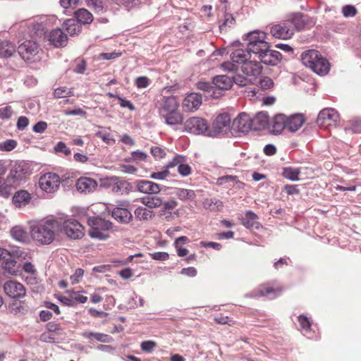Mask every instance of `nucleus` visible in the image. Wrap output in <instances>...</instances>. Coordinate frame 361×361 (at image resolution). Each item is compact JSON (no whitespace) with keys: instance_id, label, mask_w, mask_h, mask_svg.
Here are the masks:
<instances>
[{"instance_id":"nucleus-1","label":"nucleus","mask_w":361,"mask_h":361,"mask_svg":"<svg viewBox=\"0 0 361 361\" xmlns=\"http://www.w3.org/2000/svg\"><path fill=\"white\" fill-rule=\"evenodd\" d=\"M5 164L0 161V197H8L13 189L25 182L27 168L25 164L16 162L11 167L6 179L3 176L6 172Z\"/></svg>"},{"instance_id":"nucleus-2","label":"nucleus","mask_w":361,"mask_h":361,"mask_svg":"<svg viewBox=\"0 0 361 361\" xmlns=\"http://www.w3.org/2000/svg\"><path fill=\"white\" fill-rule=\"evenodd\" d=\"M60 221L54 219H42L30 226V235L34 241L42 245L51 244L61 234Z\"/></svg>"},{"instance_id":"nucleus-3","label":"nucleus","mask_w":361,"mask_h":361,"mask_svg":"<svg viewBox=\"0 0 361 361\" xmlns=\"http://www.w3.org/2000/svg\"><path fill=\"white\" fill-rule=\"evenodd\" d=\"M180 103L176 96H164L157 101V108L161 118L170 126H177L183 122V116L179 111Z\"/></svg>"},{"instance_id":"nucleus-4","label":"nucleus","mask_w":361,"mask_h":361,"mask_svg":"<svg viewBox=\"0 0 361 361\" xmlns=\"http://www.w3.org/2000/svg\"><path fill=\"white\" fill-rule=\"evenodd\" d=\"M302 64L320 75H326L330 70V63L317 50L310 49L301 55Z\"/></svg>"},{"instance_id":"nucleus-5","label":"nucleus","mask_w":361,"mask_h":361,"mask_svg":"<svg viewBox=\"0 0 361 361\" xmlns=\"http://www.w3.org/2000/svg\"><path fill=\"white\" fill-rule=\"evenodd\" d=\"M266 38L267 34L264 32L257 30L249 32L243 37L245 40L247 41V52L250 55L253 54L259 57L260 54L266 51L269 47Z\"/></svg>"},{"instance_id":"nucleus-6","label":"nucleus","mask_w":361,"mask_h":361,"mask_svg":"<svg viewBox=\"0 0 361 361\" xmlns=\"http://www.w3.org/2000/svg\"><path fill=\"white\" fill-rule=\"evenodd\" d=\"M90 226L89 235L92 238L106 240L109 238L107 231L111 229L113 224L99 216H92L87 219Z\"/></svg>"},{"instance_id":"nucleus-7","label":"nucleus","mask_w":361,"mask_h":361,"mask_svg":"<svg viewBox=\"0 0 361 361\" xmlns=\"http://www.w3.org/2000/svg\"><path fill=\"white\" fill-rule=\"evenodd\" d=\"M21 58L29 63H35L41 59V49L34 40H25L18 48Z\"/></svg>"},{"instance_id":"nucleus-8","label":"nucleus","mask_w":361,"mask_h":361,"mask_svg":"<svg viewBox=\"0 0 361 361\" xmlns=\"http://www.w3.org/2000/svg\"><path fill=\"white\" fill-rule=\"evenodd\" d=\"M231 116L227 113L219 114L210 128L209 137H216L226 133L231 126Z\"/></svg>"},{"instance_id":"nucleus-9","label":"nucleus","mask_w":361,"mask_h":361,"mask_svg":"<svg viewBox=\"0 0 361 361\" xmlns=\"http://www.w3.org/2000/svg\"><path fill=\"white\" fill-rule=\"evenodd\" d=\"M185 128L188 132L195 135L209 137L210 133V128L207 121L202 118L192 117L188 119L185 123Z\"/></svg>"},{"instance_id":"nucleus-10","label":"nucleus","mask_w":361,"mask_h":361,"mask_svg":"<svg viewBox=\"0 0 361 361\" xmlns=\"http://www.w3.org/2000/svg\"><path fill=\"white\" fill-rule=\"evenodd\" d=\"M248 57H250V55L247 52V49H236L231 54V61L223 63L221 67L228 71H237L240 65L242 66L248 61Z\"/></svg>"},{"instance_id":"nucleus-11","label":"nucleus","mask_w":361,"mask_h":361,"mask_svg":"<svg viewBox=\"0 0 361 361\" xmlns=\"http://www.w3.org/2000/svg\"><path fill=\"white\" fill-rule=\"evenodd\" d=\"M60 183L61 178L58 174L49 172L39 178V186L47 193H54L59 189Z\"/></svg>"},{"instance_id":"nucleus-12","label":"nucleus","mask_w":361,"mask_h":361,"mask_svg":"<svg viewBox=\"0 0 361 361\" xmlns=\"http://www.w3.org/2000/svg\"><path fill=\"white\" fill-rule=\"evenodd\" d=\"M60 226L61 233H64L69 238L80 239L84 235L82 226L75 219L60 221Z\"/></svg>"},{"instance_id":"nucleus-13","label":"nucleus","mask_w":361,"mask_h":361,"mask_svg":"<svg viewBox=\"0 0 361 361\" xmlns=\"http://www.w3.org/2000/svg\"><path fill=\"white\" fill-rule=\"evenodd\" d=\"M4 290L7 296L13 299H20L26 295V289L20 282L9 280L4 283Z\"/></svg>"},{"instance_id":"nucleus-14","label":"nucleus","mask_w":361,"mask_h":361,"mask_svg":"<svg viewBox=\"0 0 361 361\" xmlns=\"http://www.w3.org/2000/svg\"><path fill=\"white\" fill-rule=\"evenodd\" d=\"M270 32L273 37L278 39H290L294 34V29L287 21L273 25Z\"/></svg>"},{"instance_id":"nucleus-15","label":"nucleus","mask_w":361,"mask_h":361,"mask_svg":"<svg viewBox=\"0 0 361 361\" xmlns=\"http://www.w3.org/2000/svg\"><path fill=\"white\" fill-rule=\"evenodd\" d=\"M232 128L239 133H248L250 130H252L251 117L246 113L240 114L233 120Z\"/></svg>"},{"instance_id":"nucleus-16","label":"nucleus","mask_w":361,"mask_h":361,"mask_svg":"<svg viewBox=\"0 0 361 361\" xmlns=\"http://www.w3.org/2000/svg\"><path fill=\"white\" fill-rule=\"evenodd\" d=\"M135 185L137 191L148 195L159 193L163 188L161 185L148 180H137Z\"/></svg>"},{"instance_id":"nucleus-17","label":"nucleus","mask_w":361,"mask_h":361,"mask_svg":"<svg viewBox=\"0 0 361 361\" xmlns=\"http://www.w3.org/2000/svg\"><path fill=\"white\" fill-rule=\"evenodd\" d=\"M338 118L339 115L335 109L326 108L319 113L317 123L319 126H326L331 125V122L336 123Z\"/></svg>"},{"instance_id":"nucleus-18","label":"nucleus","mask_w":361,"mask_h":361,"mask_svg":"<svg viewBox=\"0 0 361 361\" xmlns=\"http://www.w3.org/2000/svg\"><path fill=\"white\" fill-rule=\"evenodd\" d=\"M0 262L1 263V266L3 269L6 271L8 274H16V262L15 261L13 257L11 255V253L6 249L0 247Z\"/></svg>"},{"instance_id":"nucleus-19","label":"nucleus","mask_w":361,"mask_h":361,"mask_svg":"<svg viewBox=\"0 0 361 361\" xmlns=\"http://www.w3.org/2000/svg\"><path fill=\"white\" fill-rule=\"evenodd\" d=\"M258 59L260 60V63L269 66H276L281 62L282 55L279 51L271 50L269 47L266 51L259 55Z\"/></svg>"},{"instance_id":"nucleus-20","label":"nucleus","mask_w":361,"mask_h":361,"mask_svg":"<svg viewBox=\"0 0 361 361\" xmlns=\"http://www.w3.org/2000/svg\"><path fill=\"white\" fill-rule=\"evenodd\" d=\"M202 97L198 93L188 94L183 101V108L187 111H194L202 104Z\"/></svg>"},{"instance_id":"nucleus-21","label":"nucleus","mask_w":361,"mask_h":361,"mask_svg":"<svg viewBox=\"0 0 361 361\" xmlns=\"http://www.w3.org/2000/svg\"><path fill=\"white\" fill-rule=\"evenodd\" d=\"M241 71L247 77L255 79L262 73V67L259 62L248 60L240 66Z\"/></svg>"},{"instance_id":"nucleus-22","label":"nucleus","mask_w":361,"mask_h":361,"mask_svg":"<svg viewBox=\"0 0 361 361\" xmlns=\"http://www.w3.org/2000/svg\"><path fill=\"white\" fill-rule=\"evenodd\" d=\"M75 187L80 192L90 193L97 187L96 180L89 177H80L77 180Z\"/></svg>"},{"instance_id":"nucleus-23","label":"nucleus","mask_w":361,"mask_h":361,"mask_svg":"<svg viewBox=\"0 0 361 361\" xmlns=\"http://www.w3.org/2000/svg\"><path fill=\"white\" fill-rule=\"evenodd\" d=\"M282 292L281 288H274L269 283L263 284L257 289V293L255 296L266 297L269 299H274L278 297Z\"/></svg>"},{"instance_id":"nucleus-24","label":"nucleus","mask_w":361,"mask_h":361,"mask_svg":"<svg viewBox=\"0 0 361 361\" xmlns=\"http://www.w3.org/2000/svg\"><path fill=\"white\" fill-rule=\"evenodd\" d=\"M140 202L149 209L159 208L164 204V195L161 192L152 195H147L141 197Z\"/></svg>"},{"instance_id":"nucleus-25","label":"nucleus","mask_w":361,"mask_h":361,"mask_svg":"<svg viewBox=\"0 0 361 361\" xmlns=\"http://www.w3.org/2000/svg\"><path fill=\"white\" fill-rule=\"evenodd\" d=\"M111 213V216L121 224H127L133 219V215L127 208L114 207Z\"/></svg>"},{"instance_id":"nucleus-26","label":"nucleus","mask_w":361,"mask_h":361,"mask_svg":"<svg viewBox=\"0 0 361 361\" xmlns=\"http://www.w3.org/2000/svg\"><path fill=\"white\" fill-rule=\"evenodd\" d=\"M67 40L66 35L60 28L53 30L49 35V41L56 47L66 46Z\"/></svg>"},{"instance_id":"nucleus-27","label":"nucleus","mask_w":361,"mask_h":361,"mask_svg":"<svg viewBox=\"0 0 361 361\" xmlns=\"http://www.w3.org/2000/svg\"><path fill=\"white\" fill-rule=\"evenodd\" d=\"M212 84L216 90V92H221V90H229L233 85L232 78L226 75H216L213 78ZM221 93H220V95Z\"/></svg>"},{"instance_id":"nucleus-28","label":"nucleus","mask_w":361,"mask_h":361,"mask_svg":"<svg viewBox=\"0 0 361 361\" xmlns=\"http://www.w3.org/2000/svg\"><path fill=\"white\" fill-rule=\"evenodd\" d=\"M216 184L225 188H232L235 185H238V188H240L244 185L243 182L238 180L236 176L231 175H226L218 178Z\"/></svg>"},{"instance_id":"nucleus-29","label":"nucleus","mask_w":361,"mask_h":361,"mask_svg":"<svg viewBox=\"0 0 361 361\" xmlns=\"http://www.w3.org/2000/svg\"><path fill=\"white\" fill-rule=\"evenodd\" d=\"M22 27H27L29 30L30 35L34 37H42L44 36L47 32L44 25L42 23H33L28 25L27 22H23L21 23Z\"/></svg>"},{"instance_id":"nucleus-30","label":"nucleus","mask_w":361,"mask_h":361,"mask_svg":"<svg viewBox=\"0 0 361 361\" xmlns=\"http://www.w3.org/2000/svg\"><path fill=\"white\" fill-rule=\"evenodd\" d=\"M252 130L255 131L262 130L269 125V116L264 112H258L252 118Z\"/></svg>"},{"instance_id":"nucleus-31","label":"nucleus","mask_w":361,"mask_h":361,"mask_svg":"<svg viewBox=\"0 0 361 361\" xmlns=\"http://www.w3.org/2000/svg\"><path fill=\"white\" fill-rule=\"evenodd\" d=\"M31 195L25 190H20L15 192L12 202L16 207H25L30 203Z\"/></svg>"},{"instance_id":"nucleus-32","label":"nucleus","mask_w":361,"mask_h":361,"mask_svg":"<svg viewBox=\"0 0 361 361\" xmlns=\"http://www.w3.org/2000/svg\"><path fill=\"white\" fill-rule=\"evenodd\" d=\"M96 128L94 130V135L96 137L100 138L106 145H114L116 143V140L110 133V128L97 126Z\"/></svg>"},{"instance_id":"nucleus-33","label":"nucleus","mask_w":361,"mask_h":361,"mask_svg":"<svg viewBox=\"0 0 361 361\" xmlns=\"http://www.w3.org/2000/svg\"><path fill=\"white\" fill-rule=\"evenodd\" d=\"M287 117L284 114L276 115L271 123V131L274 134H280L287 126Z\"/></svg>"},{"instance_id":"nucleus-34","label":"nucleus","mask_w":361,"mask_h":361,"mask_svg":"<svg viewBox=\"0 0 361 361\" xmlns=\"http://www.w3.org/2000/svg\"><path fill=\"white\" fill-rule=\"evenodd\" d=\"M116 181L112 185V191L120 195H128L133 191L132 185L127 180L116 178Z\"/></svg>"},{"instance_id":"nucleus-35","label":"nucleus","mask_w":361,"mask_h":361,"mask_svg":"<svg viewBox=\"0 0 361 361\" xmlns=\"http://www.w3.org/2000/svg\"><path fill=\"white\" fill-rule=\"evenodd\" d=\"M286 128L290 132H296L304 123V118L302 114H295L287 117Z\"/></svg>"},{"instance_id":"nucleus-36","label":"nucleus","mask_w":361,"mask_h":361,"mask_svg":"<svg viewBox=\"0 0 361 361\" xmlns=\"http://www.w3.org/2000/svg\"><path fill=\"white\" fill-rule=\"evenodd\" d=\"M289 25L294 26L295 30H302L307 23V17L301 13H294L291 16L288 20Z\"/></svg>"},{"instance_id":"nucleus-37","label":"nucleus","mask_w":361,"mask_h":361,"mask_svg":"<svg viewBox=\"0 0 361 361\" xmlns=\"http://www.w3.org/2000/svg\"><path fill=\"white\" fill-rule=\"evenodd\" d=\"M10 233L11 237L16 241L25 243L28 240L27 233L20 226L13 227L10 231Z\"/></svg>"},{"instance_id":"nucleus-38","label":"nucleus","mask_w":361,"mask_h":361,"mask_svg":"<svg viewBox=\"0 0 361 361\" xmlns=\"http://www.w3.org/2000/svg\"><path fill=\"white\" fill-rule=\"evenodd\" d=\"M16 52V46L8 40L0 42V56L9 58Z\"/></svg>"},{"instance_id":"nucleus-39","label":"nucleus","mask_w":361,"mask_h":361,"mask_svg":"<svg viewBox=\"0 0 361 361\" xmlns=\"http://www.w3.org/2000/svg\"><path fill=\"white\" fill-rule=\"evenodd\" d=\"M258 216L253 212L247 211L245 217L242 219L243 225L247 228H258L259 223L257 221Z\"/></svg>"},{"instance_id":"nucleus-40","label":"nucleus","mask_w":361,"mask_h":361,"mask_svg":"<svg viewBox=\"0 0 361 361\" xmlns=\"http://www.w3.org/2000/svg\"><path fill=\"white\" fill-rule=\"evenodd\" d=\"M76 21L82 24H89L92 21V15L87 9L80 8L75 12Z\"/></svg>"},{"instance_id":"nucleus-41","label":"nucleus","mask_w":361,"mask_h":361,"mask_svg":"<svg viewBox=\"0 0 361 361\" xmlns=\"http://www.w3.org/2000/svg\"><path fill=\"white\" fill-rule=\"evenodd\" d=\"M174 194L183 201H193L196 197L194 190L185 188H175Z\"/></svg>"},{"instance_id":"nucleus-42","label":"nucleus","mask_w":361,"mask_h":361,"mask_svg":"<svg viewBox=\"0 0 361 361\" xmlns=\"http://www.w3.org/2000/svg\"><path fill=\"white\" fill-rule=\"evenodd\" d=\"M197 86L199 90L208 92L209 96L213 98H219L220 97V92H216V90H215L213 84L201 81L197 82Z\"/></svg>"},{"instance_id":"nucleus-43","label":"nucleus","mask_w":361,"mask_h":361,"mask_svg":"<svg viewBox=\"0 0 361 361\" xmlns=\"http://www.w3.org/2000/svg\"><path fill=\"white\" fill-rule=\"evenodd\" d=\"M82 336L86 338H93L102 343H110L112 341V338L110 336L103 333L85 331L82 333Z\"/></svg>"},{"instance_id":"nucleus-44","label":"nucleus","mask_w":361,"mask_h":361,"mask_svg":"<svg viewBox=\"0 0 361 361\" xmlns=\"http://www.w3.org/2000/svg\"><path fill=\"white\" fill-rule=\"evenodd\" d=\"M203 207L210 211H221L224 207V203L216 198L206 199L203 202Z\"/></svg>"},{"instance_id":"nucleus-45","label":"nucleus","mask_w":361,"mask_h":361,"mask_svg":"<svg viewBox=\"0 0 361 361\" xmlns=\"http://www.w3.org/2000/svg\"><path fill=\"white\" fill-rule=\"evenodd\" d=\"M135 218L140 221H147L154 216L153 212L143 207H138L134 212Z\"/></svg>"},{"instance_id":"nucleus-46","label":"nucleus","mask_w":361,"mask_h":361,"mask_svg":"<svg viewBox=\"0 0 361 361\" xmlns=\"http://www.w3.org/2000/svg\"><path fill=\"white\" fill-rule=\"evenodd\" d=\"M64 25L66 31L71 36L77 35L80 31V23L74 19H68L66 20Z\"/></svg>"},{"instance_id":"nucleus-47","label":"nucleus","mask_w":361,"mask_h":361,"mask_svg":"<svg viewBox=\"0 0 361 361\" xmlns=\"http://www.w3.org/2000/svg\"><path fill=\"white\" fill-rule=\"evenodd\" d=\"M300 173V171L298 168L285 167L283 169L282 175L288 180L296 181L299 180L298 176Z\"/></svg>"},{"instance_id":"nucleus-48","label":"nucleus","mask_w":361,"mask_h":361,"mask_svg":"<svg viewBox=\"0 0 361 361\" xmlns=\"http://www.w3.org/2000/svg\"><path fill=\"white\" fill-rule=\"evenodd\" d=\"M87 6L97 14L104 13L106 8L102 0H86Z\"/></svg>"},{"instance_id":"nucleus-49","label":"nucleus","mask_w":361,"mask_h":361,"mask_svg":"<svg viewBox=\"0 0 361 361\" xmlns=\"http://www.w3.org/2000/svg\"><path fill=\"white\" fill-rule=\"evenodd\" d=\"M235 23V20L233 15L230 13L224 12L223 22L219 25L220 30H226L227 27H231Z\"/></svg>"},{"instance_id":"nucleus-50","label":"nucleus","mask_w":361,"mask_h":361,"mask_svg":"<svg viewBox=\"0 0 361 361\" xmlns=\"http://www.w3.org/2000/svg\"><path fill=\"white\" fill-rule=\"evenodd\" d=\"M54 97L56 98H66L73 96V92L71 89L66 87H59L56 88L54 92Z\"/></svg>"},{"instance_id":"nucleus-51","label":"nucleus","mask_w":361,"mask_h":361,"mask_svg":"<svg viewBox=\"0 0 361 361\" xmlns=\"http://www.w3.org/2000/svg\"><path fill=\"white\" fill-rule=\"evenodd\" d=\"M169 170L165 166L161 171L151 173L149 175V178L154 180H162L169 177Z\"/></svg>"},{"instance_id":"nucleus-52","label":"nucleus","mask_w":361,"mask_h":361,"mask_svg":"<svg viewBox=\"0 0 361 361\" xmlns=\"http://www.w3.org/2000/svg\"><path fill=\"white\" fill-rule=\"evenodd\" d=\"M178 205V202L174 199H168L164 196V204H162L161 211L166 212L174 209Z\"/></svg>"},{"instance_id":"nucleus-53","label":"nucleus","mask_w":361,"mask_h":361,"mask_svg":"<svg viewBox=\"0 0 361 361\" xmlns=\"http://www.w3.org/2000/svg\"><path fill=\"white\" fill-rule=\"evenodd\" d=\"M187 158L185 156L183 155H176L173 159L169 161L166 165V168L169 170V169L173 168L174 166L179 167V165H180L183 162H186Z\"/></svg>"},{"instance_id":"nucleus-54","label":"nucleus","mask_w":361,"mask_h":361,"mask_svg":"<svg viewBox=\"0 0 361 361\" xmlns=\"http://www.w3.org/2000/svg\"><path fill=\"white\" fill-rule=\"evenodd\" d=\"M233 84L235 83L240 87H245L249 83L252 82V78H248L245 76H242L240 75H235L232 77Z\"/></svg>"},{"instance_id":"nucleus-55","label":"nucleus","mask_w":361,"mask_h":361,"mask_svg":"<svg viewBox=\"0 0 361 361\" xmlns=\"http://www.w3.org/2000/svg\"><path fill=\"white\" fill-rule=\"evenodd\" d=\"M274 82L269 77L264 76L259 81V86L263 90H270L274 87Z\"/></svg>"},{"instance_id":"nucleus-56","label":"nucleus","mask_w":361,"mask_h":361,"mask_svg":"<svg viewBox=\"0 0 361 361\" xmlns=\"http://www.w3.org/2000/svg\"><path fill=\"white\" fill-rule=\"evenodd\" d=\"M16 146L17 142L12 139H9L3 142H0V149L2 151L10 152L14 149Z\"/></svg>"},{"instance_id":"nucleus-57","label":"nucleus","mask_w":361,"mask_h":361,"mask_svg":"<svg viewBox=\"0 0 361 361\" xmlns=\"http://www.w3.org/2000/svg\"><path fill=\"white\" fill-rule=\"evenodd\" d=\"M147 154L142 151L137 150L131 152V157L129 159H126V161H144L147 159Z\"/></svg>"},{"instance_id":"nucleus-58","label":"nucleus","mask_w":361,"mask_h":361,"mask_svg":"<svg viewBox=\"0 0 361 361\" xmlns=\"http://www.w3.org/2000/svg\"><path fill=\"white\" fill-rule=\"evenodd\" d=\"M54 152L56 153H63L65 156H68L71 154V150L68 148L66 143L63 142H59L54 147Z\"/></svg>"},{"instance_id":"nucleus-59","label":"nucleus","mask_w":361,"mask_h":361,"mask_svg":"<svg viewBox=\"0 0 361 361\" xmlns=\"http://www.w3.org/2000/svg\"><path fill=\"white\" fill-rule=\"evenodd\" d=\"M157 347V343L153 341H145L141 343L140 348L142 351L150 353Z\"/></svg>"},{"instance_id":"nucleus-60","label":"nucleus","mask_w":361,"mask_h":361,"mask_svg":"<svg viewBox=\"0 0 361 361\" xmlns=\"http://www.w3.org/2000/svg\"><path fill=\"white\" fill-rule=\"evenodd\" d=\"M342 13L345 18L354 17L357 13V9L353 5H345L342 8Z\"/></svg>"},{"instance_id":"nucleus-61","label":"nucleus","mask_w":361,"mask_h":361,"mask_svg":"<svg viewBox=\"0 0 361 361\" xmlns=\"http://www.w3.org/2000/svg\"><path fill=\"white\" fill-rule=\"evenodd\" d=\"M298 322L302 330L307 334L310 330L311 324L309 319L301 314L298 317Z\"/></svg>"},{"instance_id":"nucleus-62","label":"nucleus","mask_w":361,"mask_h":361,"mask_svg":"<svg viewBox=\"0 0 361 361\" xmlns=\"http://www.w3.org/2000/svg\"><path fill=\"white\" fill-rule=\"evenodd\" d=\"M13 114V111L11 106H6L2 108H0V118L5 120L9 119L11 118Z\"/></svg>"},{"instance_id":"nucleus-63","label":"nucleus","mask_w":361,"mask_h":361,"mask_svg":"<svg viewBox=\"0 0 361 361\" xmlns=\"http://www.w3.org/2000/svg\"><path fill=\"white\" fill-rule=\"evenodd\" d=\"M84 275V270L81 268L75 269V273L71 276L70 279L72 284L78 283Z\"/></svg>"},{"instance_id":"nucleus-64","label":"nucleus","mask_w":361,"mask_h":361,"mask_svg":"<svg viewBox=\"0 0 361 361\" xmlns=\"http://www.w3.org/2000/svg\"><path fill=\"white\" fill-rule=\"evenodd\" d=\"M150 83L149 79L146 76H140L135 80V85L137 88H145Z\"/></svg>"}]
</instances>
